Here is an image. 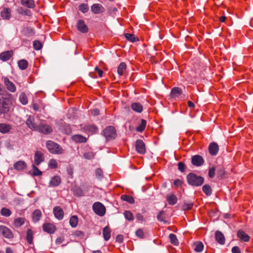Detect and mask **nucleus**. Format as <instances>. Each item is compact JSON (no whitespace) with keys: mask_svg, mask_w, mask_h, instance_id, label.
Listing matches in <instances>:
<instances>
[{"mask_svg":"<svg viewBox=\"0 0 253 253\" xmlns=\"http://www.w3.org/2000/svg\"><path fill=\"white\" fill-rule=\"evenodd\" d=\"M188 183L193 186H200L203 184L204 179L201 176H198L194 173H190L187 175Z\"/></svg>","mask_w":253,"mask_h":253,"instance_id":"obj_1","label":"nucleus"},{"mask_svg":"<svg viewBox=\"0 0 253 253\" xmlns=\"http://www.w3.org/2000/svg\"><path fill=\"white\" fill-rule=\"evenodd\" d=\"M46 146L49 152L53 154H61L64 151L58 144L51 140L46 141Z\"/></svg>","mask_w":253,"mask_h":253,"instance_id":"obj_2","label":"nucleus"},{"mask_svg":"<svg viewBox=\"0 0 253 253\" xmlns=\"http://www.w3.org/2000/svg\"><path fill=\"white\" fill-rule=\"evenodd\" d=\"M102 134L107 141L115 139L117 136L116 130L112 126H107L103 130Z\"/></svg>","mask_w":253,"mask_h":253,"instance_id":"obj_3","label":"nucleus"},{"mask_svg":"<svg viewBox=\"0 0 253 253\" xmlns=\"http://www.w3.org/2000/svg\"><path fill=\"white\" fill-rule=\"evenodd\" d=\"M93 211L98 215L102 216L106 212V208L105 206L101 203L95 202L92 206Z\"/></svg>","mask_w":253,"mask_h":253,"instance_id":"obj_4","label":"nucleus"},{"mask_svg":"<svg viewBox=\"0 0 253 253\" xmlns=\"http://www.w3.org/2000/svg\"><path fill=\"white\" fill-rule=\"evenodd\" d=\"M9 101L4 98H0V114H6L10 110Z\"/></svg>","mask_w":253,"mask_h":253,"instance_id":"obj_5","label":"nucleus"},{"mask_svg":"<svg viewBox=\"0 0 253 253\" xmlns=\"http://www.w3.org/2000/svg\"><path fill=\"white\" fill-rule=\"evenodd\" d=\"M52 128L50 126L43 122L41 123L37 127L36 131H38L44 134H48L52 132Z\"/></svg>","mask_w":253,"mask_h":253,"instance_id":"obj_6","label":"nucleus"},{"mask_svg":"<svg viewBox=\"0 0 253 253\" xmlns=\"http://www.w3.org/2000/svg\"><path fill=\"white\" fill-rule=\"evenodd\" d=\"M2 80L6 89L11 92H15L16 87L14 84L11 82L7 77H3Z\"/></svg>","mask_w":253,"mask_h":253,"instance_id":"obj_7","label":"nucleus"},{"mask_svg":"<svg viewBox=\"0 0 253 253\" xmlns=\"http://www.w3.org/2000/svg\"><path fill=\"white\" fill-rule=\"evenodd\" d=\"M0 233L6 238L12 239L13 234L11 230L4 225H0Z\"/></svg>","mask_w":253,"mask_h":253,"instance_id":"obj_8","label":"nucleus"},{"mask_svg":"<svg viewBox=\"0 0 253 253\" xmlns=\"http://www.w3.org/2000/svg\"><path fill=\"white\" fill-rule=\"evenodd\" d=\"M135 148L136 151L140 154H144L146 152L145 144L141 140L138 139L136 140Z\"/></svg>","mask_w":253,"mask_h":253,"instance_id":"obj_9","label":"nucleus"},{"mask_svg":"<svg viewBox=\"0 0 253 253\" xmlns=\"http://www.w3.org/2000/svg\"><path fill=\"white\" fill-rule=\"evenodd\" d=\"M105 10V8L100 3H94L91 6V12L95 14L102 13Z\"/></svg>","mask_w":253,"mask_h":253,"instance_id":"obj_10","label":"nucleus"},{"mask_svg":"<svg viewBox=\"0 0 253 253\" xmlns=\"http://www.w3.org/2000/svg\"><path fill=\"white\" fill-rule=\"evenodd\" d=\"M43 153L40 151H36L34 155V164L36 166L39 165L44 161Z\"/></svg>","mask_w":253,"mask_h":253,"instance_id":"obj_11","label":"nucleus"},{"mask_svg":"<svg viewBox=\"0 0 253 253\" xmlns=\"http://www.w3.org/2000/svg\"><path fill=\"white\" fill-rule=\"evenodd\" d=\"M191 163L194 166L199 167L204 164V160L201 156L197 155L192 157Z\"/></svg>","mask_w":253,"mask_h":253,"instance_id":"obj_12","label":"nucleus"},{"mask_svg":"<svg viewBox=\"0 0 253 253\" xmlns=\"http://www.w3.org/2000/svg\"><path fill=\"white\" fill-rule=\"evenodd\" d=\"M43 230L49 234H52L56 231V227L52 223H45L42 225Z\"/></svg>","mask_w":253,"mask_h":253,"instance_id":"obj_13","label":"nucleus"},{"mask_svg":"<svg viewBox=\"0 0 253 253\" xmlns=\"http://www.w3.org/2000/svg\"><path fill=\"white\" fill-rule=\"evenodd\" d=\"M53 213L55 217L58 220H61L63 218L64 211L61 207L59 206L54 207L53 209Z\"/></svg>","mask_w":253,"mask_h":253,"instance_id":"obj_14","label":"nucleus"},{"mask_svg":"<svg viewBox=\"0 0 253 253\" xmlns=\"http://www.w3.org/2000/svg\"><path fill=\"white\" fill-rule=\"evenodd\" d=\"M77 27L78 30L82 33H86L88 31L87 26L83 20H79L78 21Z\"/></svg>","mask_w":253,"mask_h":253,"instance_id":"obj_15","label":"nucleus"},{"mask_svg":"<svg viewBox=\"0 0 253 253\" xmlns=\"http://www.w3.org/2000/svg\"><path fill=\"white\" fill-rule=\"evenodd\" d=\"M26 125L27 126L31 129L33 130H36L37 129V127L38 126H37L35 123V118L32 116H29L28 118L26 121Z\"/></svg>","mask_w":253,"mask_h":253,"instance_id":"obj_16","label":"nucleus"},{"mask_svg":"<svg viewBox=\"0 0 253 253\" xmlns=\"http://www.w3.org/2000/svg\"><path fill=\"white\" fill-rule=\"evenodd\" d=\"M219 150L218 145L215 142L211 143L209 146V151L210 154L212 156L216 155Z\"/></svg>","mask_w":253,"mask_h":253,"instance_id":"obj_17","label":"nucleus"},{"mask_svg":"<svg viewBox=\"0 0 253 253\" xmlns=\"http://www.w3.org/2000/svg\"><path fill=\"white\" fill-rule=\"evenodd\" d=\"M13 52L12 50H8L3 52L0 54V60L3 61H6L10 59L13 56Z\"/></svg>","mask_w":253,"mask_h":253,"instance_id":"obj_18","label":"nucleus"},{"mask_svg":"<svg viewBox=\"0 0 253 253\" xmlns=\"http://www.w3.org/2000/svg\"><path fill=\"white\" fill-rule=\"evenodd\" d=\"M237 237L243 242H249L250 237L243 230H240L237 232Z\"/></svg>","mask_w":253,"mask_h":253,"instance_id":"obj_19","label":"nucleus"},{"mask_svg":"<svg viewBox=\"0 0 253 253\" xmlns=\"http://www.w3.org/2000/svg\"><path fill=\"white\" fill-rule=\"evenodd\" d=\"M20 3L23 6L29 8H34L36 6L34 0H21Z\"/></svg>","mask_w":253,"mask_h":253,"instance_id":"obj_20","label":"nucleus"},{"mask_svg":"<svg viewBox=\"0 0 253 253\" xmlns=\"http://www.w3.org/2000/svg\"><path fill=\"white\" fill-rule=\"evenodd\" d=\"M13 167L16 170H23L27 167V165L23 161H19L15 163Z\"/></svg>","mask_w":253,"mask_h":253,"instance_id":"obj_21","label":"nucleus"},{"mask_svg":"<svg viewBox=\"0 0 253 253\" xmlns=\"http://www.w3.org/2000/svg\"><path fill=\"white\" fill-rule=\"evenodd\" d=\"M215 238L216 242L221 245L225 243V237L224 235L219 231H217L215 234Z\"/></svg>","mask_w":253,"mask_h":253,"instance_id":"obj_22","label":"nucleus"},{"mask_svg":"<svg viewBox=\"0 0 253 253\" xmlns=\"http://www.w3.org/2000/svg\"><path fill=\"white\" fill-rule=\"evenodd\" d=\"M72 139L76 143H85L87 141V138L81 134L73 135Z\"/></svg>","mask_w":253,"mask_h":253,"instance_id":"obj_23","label":"nucleus"},{"mask_svg":"<svg viewBox=\"0 0 253 253\" xmlns=\"http://www.w3.org/2000/svg\"><path fill=\"white\" fill-rule=\"evenodd\" d=\"M12 127L11 125L5 123H0V132L6 133L9 132Z\"/></svg>","mask_w":253,"mask_h":253,"instance_id":"obj_24","label":"nucleus"},{"mask_svg":"<svg viewBox=\"0 0 253 253\" xmlns=\"http://www.w3.org/2000/svg\"><path fill=\"white\" fill-rule=\"evenodd\" d=\"M61 183V178L58 176L53 177L49 182V186L55 187L58 186Z\"/></svg>","mask_w":253,"mask_h":253,"instance_id":"obj_25","label":"nucleus"},{"mask_svg":"<svg viewBox=\"0 0 253 253\" xmlns=\"http://www.w3.org/2000/svg\"><path fill=\"white\" fill-rule=\"evenodd\" d=\"M182 94V90L177 87H173L171 91L170 96L171 98H177Z\"/></svg>","mask_w":253,"mask_h":253,"instance_id":"obj_26","label":"nucleus"},{"mask_svg":"<svg viewBox=\"0 0 253 253\" xmlns=\"http://www.w3.org/2000/svg\"><path fill=\"white\" fill-rule=\"evenodd\" d=\"M131 108L133 111L139 113H141L143 111L142 105L137 102L132 103L131 105Z\"/></svg>","mask_w":253,"mask_h":253,"instance_id":"obj_27","label":"nucleus"},{"mask_svg":"<svg viewBox=\"0 0 253 253\" xmlns=\"http://www.w3.org/2000/svg\"><path fill=\"white\" fill-rule=\"evenodd\" d=\"M103 235L105 241H108L111 237V229L109 226H105L103 229Z\"/></svg>","mask_w":253,"mask_h":253,"instance_id":"obj_28","label":"nucleus"},{"mask_svg":"<svg viewBox=\"0 0 253 253\" xmlns=\"http://www.w3.org/2000/svg\"><path fill=\"white\" fill-rule=\"evenodd\" d=\"M25 221V219L23 217H18L14 219L13 225L16 228H19L22 226Z\"/></svg>","mask_w":253,"mask_h":253,"instance_id":"obj_29","label":"nucleus"},{"mask_svg":"<svg viewBox=\"0 0 253 253\" xmlns=\"http://www.w3.org/2000/svg\"><path fill=\"white\" fill-rule=\"evenodd\" d=\"M42 217V212L40 210H36L32 216V219L34 222H37L39 221Z\"/></svg>","mask_w":253,"mask_h":253,"instance_id":"obj_30","label":"nucleus"},{"mask_svg":"<svg viewBox=\"0 0 253 253\" xmlns=\"http://www.w3.org/2000/svg\"><path fill=\"white\" fill-rule=\"evenodd\" d=\"M1 17L5 19H9L11 17V10L8 8H4L1 12Z\"/></svg>","mask_w":253,"mask_h":253,"instance_id":"obj_31","label":"nucleus"},{"mask_svg":"<svg viewBox=\"0 0 253 253\" xmlns=\"http://www.w3.org/2000/svg\"><path fill=\"white\" fill-rule=\"evenodd\" d=\"M167 200L169 205H173L176 203L177 199L174 194H171L167 195Z\"/></svg>","mask_w":253,"mask_h":253,"instance_id":"obj_32","label":"nucleus"},{"mask_svg":"<svg viewBox=\"0 0 253 253\" xmlns=\"http://www.w3.org/2000/svg\"><path fill=\"white\" fill-rule=\"evenodd\" d=\"M126 69V65L125 63L122 62L119 65L117 69V72L119 76H122Z\"/></svg>","mask_w":253,"mask_h":253,"instance_id":"obj_33","label":"nucleus"},{"mask_svg":"<svg viewBox=\"0 0 253 253\" xmlns=\"http://www.w3.org/2000/svg\"><path fill=\"white\" fill-rule=\"evenodd\" d=\"M69 223L70 226L75 228L77 226L78 223V217L77 215H72L69 220Z\"/></svg>","mask_w":253,"mask_h":253,"instance_id":"obj_34","label":"nucleus"},{"mask_svg":"<svg viewBox=\"0 0 253 253\" xmlns=\"http://www.w3.org/2000/svg\"><path fill=\"white\" fill-rule=\"evenodd\" d=\"M194 250L196 252H201L203 250L204 245L201 242H197L193 244Z\"/></svg>","mask_w":253,"mask_h":253,"instance_id":"obj_35","label":"nucleus"},{"mask_svg":"<svg viewBox=\"0 0 253 253\" xmlns=\"http://www.w3.org/2000/svg\"><path fill=\"white\" fill-rule=\"evenodd\" d=\"M84 129L88 132H90L92 133H95L97 130V127L93 125H90L86 126L84 127Z\"/></svg>","mask_w":253,"mask_h":253,"instance_id":"obj_36","label":"nucleus"},{"mask_svg":"<svg viewBox=\"0 0 253 253\" xmlns=\"http://www.w3.org/2000/svg\"><path fill=\"white\" fill-rule=\"evenodd\" d=\"M146 123V121L145 120H141V123L136 128V131L140 132L143 131L145 128Z\"/></svg>","mask_w":253,"mask_h":253,"instance_id":"obj_37","label":"nucleus"},{"mask_svg":"<svg viewBox=\"0 0 253 253\" xmlns=\"http://www.w3.org/2000/svg\"><path fill=\"white\" fill-rule=\"evenodd\" d=\"M121 199L122 200L127 202L130 204L134 203V198L132 196L128 195H122L121 197Z\"/></svg>","mask_w":253,"mask_h":253,"instance_id":"obj_38","label":"nucleus"},{"mask_svg":"<svg viewBox=\"0 0 253 253\" xmlns=\"http://www.w3.org/2000/svg\"><path fill=\"white\" fill-rule=\"evenodd\" d=\"M26 239L29 244H33V232L31 229H28L27 231Z\"/></svg>","mask_w":253,"mask_h":253,"instance_id":"obj_39","label":"nucleus"},{"mask_svg":"<svg viewBox=\"0 0 253 253\" xmlns=\"http://www.w3.org/2000/svg\"><path fill=\"white\" fill-rule=\"evenodd\" d=\"M170 243L174 246H177L179 244L178 239L176 235L174 234L171 233L169 236Z\"/></svg>","mask_w":253,"mask_h":253,"instance_id":"obj_40","label":"nucleus"},{"mask_svg":"<svg viewBox=\"0 0 253 253\" xmlns=\"http://www.w3.org/2000/svg\"><path fill=\"white\" fill-rule=\"evenodd\" d=\"M18 64L19 68L23 70H25L28 66V63L27 61L25 59H22L19 61Z\"/></svg>","mask_w":253,"mask_h":253,"instance_id":"obj_41","label":"nucleus"},{"mask_svg":"<svg viewBox=\"0 0 253 253\" xmlns=\"http://www.w3.org/2000/svg\"><path fill=\"white\" fill-rule=\"evenodd\" d=\"M19 101L23 105H26L28 103V97L25 93L22 92L20 94Z\"/></svg>","mask_w":253,"mask_h":253,"instance_id":"obj_42","label":"nucleus"},{"mask_svg":"<svg viewBox=\"0 0 253 253\" xmlns=\"http://www.w3.org/2000/svg\"><path fill=\"white\" fill-rule=\"evenodd\" d=\"M0 214L2 216L8 217L11 214V211L7 208H2L0 211Z\"/></svg>","mask_w":253,"mask_h":253,"instance_id":"obj_43","label":"nucleus"},{"mask_svg":"<svg viewBox=\"0 0 253 253\" xmlns=\"http://www.w3.org/2000/svg\"><path fill=\"white\" fill-rule=\"evenodd\" d=\"M124 215L126 219L129 221H132L134 219V216L132 213L129 211H126L124 213Z\"/></svg>","mask_w":253,"mask_h":253,"instance_id":"obj_44","label":"nucleus"},{"mask_svg":"<svg viewBox=\"0 0 253 253\" xmlns=\"http://www.w3.org/2000/svg\"><path fill=\"white\" fill-rule=\"evenodd\" d=\"M203 191L207 195L209 196L211 194V189L209 185L206 184L203 186Z\"/></svg>","mask_w":253,"mask_h":253,"instance_id":"obj_45","label":"nucleus"},{"mask_svg":"<svg viewBox=\"0 0 253 253\" xmlns=\"http://www.w3.org/2000/svg\"><path fill=\"white\" fill-rule=\"evenodd\" d=\"M125 36L126 38L131 42H134L138 40V39L133 34H125Z\"/></svg>","mask_w":253,"mask_h":253,"instance_id":"obj_46","label":"nucleus"},{"mask_svg":"<svg viewBox=\"0 0 253 253\" xmlns=\"http://www.w3.org/2000/svg\"><path fill=\"white\" fill-rule=\"evenodd\" d=\"M36 165H32L33 174L35 176H40L42 174V172L36 166Z\"/></svg>","mask_w":253,"mask_h":253,"instance_id":"obj_47","label":"nucleus"},{"mask_svg":"<svg viewBox=\"0 0 253 253\" xmlns=\"http://www.w3.org/2000/svg\"><path fill=\"white\" fill-rule=\"evenodd\" d=\"M79 10L84 13L89 10V7L86 3H82L79 6Z\"/></svg>","mask_w":253,"mask_h":253,"instance_id":"obj_48","label":"nucleus"},{"mask_svg":"<svg viewBox=\"0 0 253 253\" xmlns=\"http://www.w3.org/2000/svg\"><path fill=\"white\" fill-rule=\"evenodd\" d=\"M74 194L77 196H82L84 195V192L82 189L79 187H76L74 189Z\"/></svg>","mask_w":253,"mask_h":253,"instance_id":"obj_49","label":"nucleus"},{"mask_svg":"<svg viewBox=\"0 0 253 253\" xmlns=\"http://www.w3.org/2000/svg\"><path fill=\"white\" fill-rule=\"evenodd\" d=\"M33 47L35 50H38L42 48V44L39 41H35L33 43Z\"/></svg>","mask_w":253,"mask_h":253,"instance_id":"obj_50","label":"nucleus"},{"mask_svg":"<svg viewBox=\"0 0 253 253\" xmlns=\"http://www.w3.org/2000/svg\"><path fill=\"white\" fill-rule=\"evenodd\" d=\"M165 212L163 211H160L157 215L158 219L160 221H163L165 223L166 222V221L165 219Z\"/></svg>","mask_w":253,"mask_h":253,"instance_id":"obj_51","label":"nucleus"},{"mask_svg":"<svg viewBox=\"0 0 253 253\" xmlns=\"http://www.w3.org/2000/svg\"><path fill=\"white\" fill-rule=\"evenodd\" d=\"M48 166L50 169H55L57 167V163L55 159H51L49 161Z\"/></svg>","mask_w":253,"mask_h":253,"instance_id":"obj_52","label":"nucleus"},{"mask_svg":"<svg viewBox=\"0 0 253 253\" xmlns=\"http://www.w3.org/2000/svg\"><path fill=\"white\" fill-rule=\"evenodd\" d=\"M94 154L92 152H88L85 153L84 154V158L88 159V160L92 159L94 158Z\"/></svg>","mask_w":253,"mask_h":253,"instance_id":"obj_53","label":"nucleus"},{"mask_svg":"<svg viewBox=\"0 0 253 253\" xmlns=\"http://www.w3.org/2000/svg\"><path fill=\"white\" fill-rule=\"evenodd\" d=\"M193 206L192 203L184 204L182 206V208L184 211H189L192 208Z\"/></svg>","mask_w":253,"mask_h":253,"instance_id":"obj_54","label":"nucleus"},{"mask_svg":"<svg viewBox=\"0 0 253 253\" xmlns=\"http://www.w3.org/2000/svg\"><path fill=\"white\" fill-rule=\"evenodd\" d=\"M186 169V167L185 164L182 162H180L178 163V169L181 172H183L185 171Z\"/></svg>","mask_w":253,"mask_h":253,"instance_id":"obj_55","label":"nucleus"},{"mask_svg":"<svg viewBox=\"0 0 253 253\" xmlns=\"http://www.w3.org/2000/svg\"><path fill=\"white\" fill-rule=\"evenodd\" d=\"M215 168L214 167L211 168L209 170V176L210 178H213L215 175Z\"/></svg>","mask_w":253,"mask_h":253,"instance_id":"obj_56","label":"nucleus"},{"mask_svg":"<svg viewBox=\"0 0 253 253\" xmlns=\"http://www.w3.org/2000/svg\"><path fill=\"white\" fill-rule=\"evenodd\" d=\"M136 235L140 238H143L144 236V233L142 229H139L135 232Z\"/></svg>","mask_w":253,"mask_h":253,"instance_id":"obj_57","label":"nucleus"},{"mask_svg":"<svg viewBox=\"0 0 253 253\" xmlns=\"http://www.w3.org/2000/svg\"><path fill=\"white\" fill-rule=\"evenodd\" d=\"M217 173L218 176L222 177V176L225 174V170L224 169L222 168H220L217 170Z\"/></svg>","mask_w":253,"mask_h":253,"instance_id":"obj_58","label":"nucleus"},{"mask_svg":"<svg viewBox=\"0 0 253 253\" xmlns=\"http://www.w3.org/2000/svg\"><path fill=\"white\" fill-rule=\"evenodd\" d=\"M74 235L77 237L83 238L84 236V233L81 231H76L74 233Z\"/></svg>","mask_w":253,"mask_h":253,"instance_id":"obj_59","label":"nucleus"},{"mask_svg":"<svg viewBox=\"0 0 253 253\" xmlns=\"http://www.w3.org/2000/svg\"><path fill=\"white\" fill-rule=\"evenodd\" d=\"M95 174L97 177H101L103 175V171L100 169H97L95 170Z\"/></svg>","mask_w":253,"mask_h":253,"instance_id":"obj_60","label":"nucleus"},{"mask_svg":"<svg viewBox=\"0 0 253 253\" xmlns=\"http://www.w3.org/2000/svg\"><path fill=\"white\" fill-rule=\"evenodd\" d=\"M232 253H241L239 248L237 246H235L232 249Z\"/></svg>","mask_w":253,"mask_h":253,"instance_id":"obj_61","label":"nucleus"},{"mask_svg":"<svg viewBox=\"0 0 253 253\" xmlns=\"http://www.w3.org/2000/svg\"><path fill=\"white\" fill-rule=\"evenodd\" d=\"M136 219L140 221H143L144 220L143 216L140 213L136 214Z\"/></svg>","mask_w":253,"mask_h":253,"instance_id":"obj_62","label":"nucleus"},{"mask_svg":"<svg viewBox=\"0 0 253 253\" xmlns=\"http://www.w3.org/2000/svg\"><path fill=\"white\" fill-rule=\"evenodd\" d=\"M182 183V182L181 180H180L179 179H175L173 182L174 185L176 186H181Z\"/></svg>","mask_w":253,"mask_h":253,"instance_id":"obj_63","label":"nucleus"},{"mask_svg":"<svg viewBox=\"0 0 253 253\" xmlns=\"http://www.w3.org/2000/svg\"><path fill=\"white\" fill-rule=\"evenodd\" d=\"M124 239L123 236L122 235H118L116 237V241L119 243L123 242Z\"/></svg>","mask_w":253,"mask_h":253,"instance_id":"obj_64","label":"nucleus"}]
</instances>
